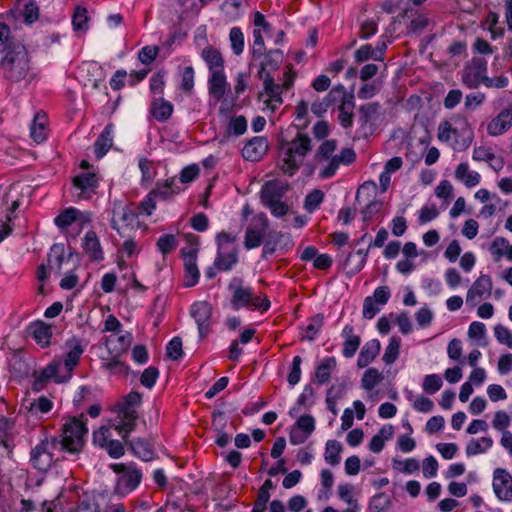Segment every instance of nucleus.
I'll list each match as a JSON object with an SVG mask.
<instances>
[{
    "label": "nucleus",
    "instance_id": "nucleus-58",
    "mask_svg": "<svg viewBox=\"0 0 512 512\" xmlns=\"http://www.w3.org/2000/svg\"><path fill=\"white\" fill-rule=\"evenodd\" d=\"M324 193L319 189H314L305 198L304 207L307 211L313 212L323 202Z\"/></svg>",
    "mask_w": 512,
    "mask_h": 512
},
{
    "label": "nucleus",
    "instance_id": "nucleus-43",
    "mask_svg": "<svg viewBox=\"0 0 512 512\" xmlns=\"http://www.w3.org/2000/svg\"><path fill=\"white\" fill-rule=\"evenodd\" d=\"M342 444L337 440H328L325 446L324 459L331 466H337L340 461Z\"/></svg>",
    "mask_w": 512,
    "mask_h": 512
},
{
    "label": "nucleus",
    "instance_id": "nucleus-59",
    "mask_svg": "<svg viewBox=\"0 0 512 512\" xmlns=\"http://www.w3.org/2000/svg\"><path fill=\"white\" fill-rule=\"evenodd\" d=\"M443 385L442 379L437 374H430L425 376L423 380V390L428 394H434L441 389Z\"/></svg>",
    "mask_w": 512,
    "mask_h": 512
},
{
    "label": "nucleus",
    "instance_id": "nucleus-52",
    "mask_svg": "<svg viewBox=\"0 0 512 512\" xmlns=\"http://www.w3.org/2000/svg\"><path fill=\"white\" fill-rule=\"evenodd\" d=\"M232 51L235 55L242 54L244 50V34L239 27H233L229 33Z\"/></svg>",
    "mask_w": 512,
    "mask_h": 512
},
{
    "label": "nucleus",
    "instance_id": "nucleus-38",
    "mask_svg": "<svg viewBox=\"0 0 512 512\" xmlns=\"http://www.w3.org/2000/svg\"><path fill=\"white\" fill-rule=\"evenodd\" d=\"M173 112V105L164 98H157L152 102L151 114L159 122L167 121Z\"/></svg>",
    "mask_w": 512,
    "mask_h": 512
},
{
    "label": "nucleus",
    "instance_id": "nucleus-47",
    "mask_svg": "<svg viewBox=\"0 0 512 512\" xmlns=\"http://www.w3.org/2000/svg\"><path fill=\"white\" fill-rule=\"evenodd\" d=\"M107 362L104 363V367L114 374L128 375L130 367L120 360L121 355L109 354Z\"/></svg>",
    "mask_w": 512,
    "mask_h": 512
},
{
    "label": "nucleus",
    "instance_id": "nucleus-10",
    "mask_svg": "<svg viewBox=\"0 0 512 512\" xmlns=\"http://www.w3.org/2000/svg\"><path fill=\"white\" fill-rule=\"evenodd\" d=\"M487 71V61L482 57H473L465 64L461 72V81L467 88L476 89L485 84L488 78Z\"/></svg>",
    "mask_w": 512,
    "mask_h": 512
},
{
    "label": "nucleus",
    "instance_id": "nucleus-24",
    "mask_svg": "<svg viewBox=\"0 0 512 512\" xmlns=\"http://www.w3.org/2000/svg\"><path fill=\"white\" fill-rule=\"evenodd\" d=\"M180 192L181 188L176 184L175 178H169L164 181H157L155 188L151 190V196L167 201Z\"/></svg>",
    "mask_w": 512,
    "mask_h": 512
},
{
    "label": "nucleus",
    "instance_id": "nucleus-5",
    "mask_svg": "<svg viewBox=\"0 0 512 512\" xmlns=\"http://www.w3.org/2000/svg\"><path fill=\"white\" fill-rule=\"evenodd\" d=\"M284 156L281 159V170L290 176L294 175L306 155L312 150L311 139L308 135L298 132L296 137L286 143Z\"/></svg>",
    "mask_w": 512,
    "mask_h": 512
},
{
    "label": "nucleus",
    "instance_id": "nucleus-49",
    "mask_svg": "<svg viewBox=\"0 0 512 512\" xmlns=\"http://www.w3.org/2000/svg\"><path fill=\"white\" fill-rule=\"evenodd\" d=\"M382 380L381 373L375 368L367 369L361 379V386L365 390H372Z\"/></svg>",
    "mask_w": 512,
    "mask_h": 512
},
{
    "label": "nucleus",
    "instance_id": "nucleus-56",
    "mask_svg": "<svg viewBox=\"0 0 512 512\" xmlns=\"http://www.w3.org/2000/svg\"><path fill=\"white\" fill-rule=\"evenodd\" d=\"M324 324V316L322 314H316L310 319L309 324L306 327V338L309 341H313L317 336L318 332Z\"/></svg>",
    "mask_w": 512,
    "mask_h": 512
},
{
    "label": "nucleus",
    "instance_id": "nucleus-57",
    "mask_svg": "<svg viewBox=\"0 0 512 512\" xmlns=\"http://www.w3.org/2000/svg\"><path fill=\"white\" fill-rule=\"evenodd\" d=\"M52 408H53V402L45 396H40L39 398H37L30 404L29 411L32 414H37V413L45 414V413H48L49 411H51Z\"/></svg>",
    "mask_w": 512,
    "mask_h": 512
},
{
    "label": "nucleus",
    "instance_id": "nucleus-30",
    "mask_svg": "<svg viewBox=\"0 0 512 512\" xmlns=\"http://www.w3.org/2000/svg\"><path fill=\"white\" fill-rule=\"evenodd\" d=\"M380 348L381 345L377 339H372L366 342L359 353L357 366L359 368L367 367L377 357L380 352Z\"/></svg>",
    "mask_w": 512,
    "mask_h": 512
},
{
    "label": "nucleus",
    "instance_id": "nucleus-11",
    "mask_svg": "<svg viewBox=\"0 0 512 512\" xmlns=\"http://www.w3.org/2000/svg\"><path fill=\"white\" fill-rule=\"evenodd\" d=\"M269 221L264 213L257 215L253 222L246 228L244 237V247L247 250L257 248L263 242Z\"/></svg>",
    "mask_w": 512,
    "mask_h": 512
},
{
    "label": "nucleus",
    "instance_id": "nucleus-12",
    "mask_svg": "<svg viewBox=\"0 0 512 512\" xmlns=\"http://www.w3.org/2000/svg\"><path fill=\"white\" fill-rule=\"evenodd\" d=\"M92 214L90 212H82L76 208L70 207L62 211L54 220L56 226L61 230L77 225V230L72 234V237H76L84 224L91 221Z\"/></svg>",
    "mask_w": 512,
    "mask_h": 512
},
{
    "label": "nucleus",
    "instance_id": "nucleus-32",
    "mask_svg": "<svg viewBox=\"0 0 512 512\" xmlns=\"http://www.w3.org/2000/svg\"><path fill=\"white\" fill-rule=\"evenodd\" d=\"M354 106H355L354 95H353V93H350L349 95H347V97H345L344 100H342V103L338 107V110H339L338 120H339L340 125L344 129L351 128L353 125Z\"/></svg>",
    "mask_w": 512,
    "mask_h": 512
},
{
    "label": "nucleus",
    "instance_id": "nucleus-41",
    "mask_svg": "<svg viewBox=\"0 0 512 512\" xmlns=\"http://www.w3.org/2000/svg\"><path fill=\"white\" fill-rule=\"evenodd\" d=\"M393 505L391 496L379 492L372 496L368 503L369 512H388Z\"/></svg>",
    "mask_w": 512,
    "mask_h": 512
},
{
    "label": "nucleus",
    "instance_id": "nucleus-2",
    "mask_svg": "<svg viewBox=\"0 0 512 512\" xmlns=\"http://www.w3.org/2000/svg\"><path fill=\"white\" fill-rule=\"evenodd\" d=\"M0 74L10 83H31L36 72L31 65L30 57L23 44H13L0 61Z\"/></svg>",
    "mask_w": 512,
    "mask_h": 512
},
{
    "label": "nucleus",
    "instance_id": "nucleus-55",
    "mask_svg": "<svg viewBox=\"0 0 512 512\" xmlns=\"http://www.w3.org/2000/svg\"><path fill=\"white\" fill-rule=\"evenodd\" d=\"M393 468L400 470L405 474H412L419 470L420 465L419 462L414 458H409L403 461L393 459Z\"/></svg>",
    "mask_w": 512,
    "mask_h": 512
},
{
    "label": "nucleus",
    "instance_id": "nucleus-33",
    "mask_svg": "<svg viewBox=\"0 0 512 512\" xmlns=\"http://www.w3.org/2000/svg\"><path fill=\"white\" fill-rule=\"evenodd\" d=\"M208 83L210 94L217 101H220L224 97L228 86L224 70L211 73Z\"/></svg>",
    "mask_w": 512,
    "mask_h": 512
},
{
    "label": "nucleus",
    "instance_id": "nucleus-36",
    "mask_svg": "<svg viewBox=\"0 0 512 512\" xmlns=\"http://www.w3.org/2000/svg\"><path fill=\"white\" fill-rule=\"evenodd\" d=\"M247 126V119L243 115L231 116L224 132V138L229 140L231 137L242 136L247 131Z\"/></svg>",
    "mask_w": 512,
    "mask_h": 512
},
{
    "label": "nucleus",
    "instance_id": "nucleus-40",
    "mask_svg": "<svg viewBox=\"0 0 512 512\" xmlns=\"http://www.w3.org/2000/svg\"><path fill=\"white\" fill-rule=\"evenodd\" d=\"M65 260V247L64 244L56 243L50 248L48 254V266L57 274H61L62 264Z\"/></svg>",
    "mask_w": 512,
    "mask_h": 512
},
{
    "label": "nucleus",
    "instance_id": "nucleus-39",
    "mask_svg": "<svg viewBox=\"0 0 512 512\" xmlns=\"http://www.w3.org/2000/svg\"><path fill=\"white\" fill-rule=\"evenodd\" d=\"M201 55L211 73L224 70V60L217 49L206 47L202 50Z\"/></svg>",
    "mask_w": 512,
    "mask_h": 512
},
{
    "label": "nucleus",
    "instance_id": "nucleus-44",
    "mask_svg": "<svg viewBox=\"0 0 512 512\" xmlns=\"http://www.w3.org/2000/svg\"><path fill=\"white\" fill-rule=\"evenodd\" d=\"M44 114L37 113L30 127V135L36 143H42L46 139Z\"/></svg>",
    "mask_w": 512,
    "mask_h": 512
},
{
    "label": "nucleus",
    "instance_id": "nucleus-25",
    "mask_svg": "<svg viewBox=\"0 0 512 512\" xmlns=\"http://www.w3.org/2000/svg\"><path fill=\"white\" fill-rule=\"evenodd\" d=\"M341 336L345 339L342 354L345 358H352L361 344V338L354 334V327L349 324L343 328Z\"/></svg>",
    "mask_w": 512,
    "mask_h": 512
},
{
    "label": "nucleus",
    "instance_id": "nucleus-63",
    "mask_svg": "<svg viewBox=\"0 0 512 512\" xmlns=\"http://www.w3.org/2000/svg\"><path fill=\"white\" fill-rule=\"evenodd\" d=\"M167 356L172 360H179L183 356L182 340L180 337L172 338L166 347Z\"/></svg>",
    "mask_w": 512,
    "mask_h": 512
},
{
    "label": "nucleus",
    "instance_id": "nucleus-60",
    "mask_svg": "<svg viewBox=\"0 0 512 512\" xmlns=\"http://www.w3.org/2000/svg\"><path fill=\"white\" fill-rule=\"evenodd\" d=\"M158 377H159L158 368H156L154 366H149L142 372L141 377H140V383L144 387H146L148 389H152L154 387V385L156 384Z\"/></svg>",
    "mask_w": 512,
    "mask_h": 512
},
{
    "label": "nucleus",
    "instance_id": "nucleus-8",
    "mask_svg": "<svg viewBox=\"0 0 512 512\" xmlns=\"http://www.w3.org/2000/svg\"><path fill=\"white\" fill-rule=\"evenodd\" d=\"M382 115V106L378 102H370L364 105H361L358 108V118L357 122L359 124V128L356 131L355 138L357 139H367L377 129L378 121Z\"/></svg>",
    "mask_w": 512,
    "mask_h": 512
},
{
    "label": "nucleus",
    "instance_id": "nucleus-6",
    "mask_svg": "<svg viewBox=\"0 0 512 512\" xmlns=\"http://www.w3.org/2000/svg\"><path fill=\"white\" fill-rule=\"evenodd\" d=\"M110 468L117 474L114 493L120 497L127 496L141 483L142 472L133 462L113 463Z\"/></svg>",
    "mask_w": 512,
    "mask_h": 512
},
{
    "label": "nucleus",
    "instance_id": "nucleus-64",
    "mask_svg": "<svg viewBox=\"0 0 512 512\" xmlns=\"http://www.w3.org/2000/svg\"><path fill=\"white\" fill-rule=\"evenodd\" d=\"M494 335L499 343L504 344L508 348L512 349V334L507 327L503 326L502 324H497L494 327Z\"/></svg>",
    "mask_w": 512,
    "mask_h": 512
},
{
    "label": "nucleus",
    "instance_id": "nucleus-21",
    "mask_svg": "<svg viewBox=\"0 0 512 512\" xmlns=\"http://www.w3.org/2000/svg\"><path fill=\"white\" fill-rule=\"evenodd\" d=\"M120 434L134 456L143 461H151L154 458L153 446L147 440L143 438H134L129 440L128 436H124V432H121Z\"/></svg>",
    "mask_w": 512,
    "mask_h": 512
},
{
    "label": "nucleus",
    "instance_id": "nucleus-62",
    "mask_svg": "<svg viewBox=\"0 0 512 512\" xmlns=\"http://www.w3.org/2000/svg\"><path fill=\"white\" fill-rule=\"evenodd\" d=\"M281 232H270L262 249V258H267L276 251V246L281 238Z\"/></svg>",
    "mask_w": 512,
    "mask_h": 512
},
{
    "label": "nucleus",
    "instance_id": "nucleus-7",
    "mask_svg": "<svg viewBox=\"0 0 512 512\" xmlns=\"http://www.w3.org/2000/svg\"><path fill=\"white\" fill-rule=\"evenodd\" d=\"M142 402V395L137 391H131L117 403L118 418L120 423L115 426L119 433L124 432L127 437L136 427L138 413L136 407Z\"/></svg>",
    "mask_w": 512,
    "mask_h": 512
},
{
    "label": "nucleus",
    "instance_id": "nucleus-45",
    "mask_svg": "<svg viewBox=\"0 0 512 512\" xmlns=\"http://www.w3.org/2000/svg\"><path fill=\"white\" fill-rule=\"evenodd\" d=\"M493 445V440L490 437H481L480 439H472L466 446V455L474 456L486 452Z\"/></svg>",
    "mask_w": 512,
    "mask_h": 512
},
{
    "label": "nucleus",
    "instance_id": "nucleus-61",
    "mask_svg": "<svg viewBox=\"0 0 512 512\" xmlns=\"http://www.w3.org/2000/svg\"><path fill=\"white\" fill-rule=\"evenodd\" d=\"M458 136V131L449 121H443L438 127V139L442 142H448Z\"/></svg>",
    "mask_w": 512,
    "mask_h": 512
},
{
    "label": "nucleus",
    "instance_id": "nucleus-13",
    "mask_svg": "<svg viewBox=\"0 0 512 512\" xmlns=\"http://www.w3.org/2000/svg\"><path fill=\"white\" fill-rule=\"evenodd\" d=\"M212 311L211 304L206 301L195 302L190 308V315L197 324L200 339L207 337L211 332Z\"/></svg>",
    "mask_w": 512,
    "mask_h": 512
},
{
    "label": "nucleus",
    "instance_id": "nucleus-31",
    "mask_svg": "<svg viewBox=\"0 0 512 512\" xmlns=\"http://www.w3.org/2000/svg\"><path fill=\"white\" fill-rule=\"evenodd\" d=\"M238 262L237 248H229L227 250H217L214 265L219 271H230Z\"/></svg>",
    "mask_w": 512,
    "mask_h": 512
},
{
    "label": "nucleus",
    "instance_id": "nucleus-9",
    "mask_svg": "<svg viewBox=\"0 0 512 512\" xmlns=\"http://www.w3.org/2000/svg\"><path fill=\"white\" fill-rule=\"evenodd\" d=\"M60 451V446L53 437H45L30 452L32 466L42 472L47 471L54 462V452Z\"/></svg>",
    "mask_w": 512,
    "mask_h": 512
},
{
    "label": "nucleus",
    "instance_id": "nucleus-28",
    "mask_svg": "<svg viewBox=\"0 0 512 512\" xmlns=\"http://www.w3.org/2000/svg\"><path fill=\"white\" fill-rule=\"evenodd\" d=\"M492 289V280L488 275H481L473 283L467 292V303H474L475 298L481 299L484 294L490 295Z\"/></svg>",
    "mask_w": 512,
    "mask_h": 512
},
{
    "label": "nucleus",
    "instance_id": "nucleus-20",
    "mask_svg": "<svg viewBox=\"0 0 512 512\" xmlns=\"http://www.w3.org/2000/svg\"><path fill=\"white\" fill-rule=\"evenodd\" d=\"M512 127V108L503 109L487 124V133L490 136H500Z\"/></svg>",
    "mask_w": 512,
    "mask_h": 512
},
{
    "label": "nucleus",
    "instance_id": "nucleus-37",
    "mask_svg": "<svg viewBox=\"0 0 512 512\" xmlns=\"http://www.w3.org/2000/svg\"><path fill=\"white\" fill-rule=\"evenodd\" d=\"M455 178L464 183L467 187H474L479 184L481 176L478 172L471 171L467 163H460L455 170Z\"/></svg>",
    "mask_w": 512,
    "mask_h": 512
},
{
    "label": "nucleus",
    "instance_id": "nucleus-46",
    "mask_svg": "<svg viewBox=\"0 0 512 512\" xmlns=\"http://www.w3.org/2000/svg\"><path fill=\"white\" fill-rule=\"evenodd\" d=\"M62 366L61 360H53L45 369H43L36 381L37 383H44L49 379L55 378L56 382H62L64 381L63 378H58L59 370Z\"/></svg>",
    "mask_w": 512,
    "mask_h": 512
},
{
    "label": "nucleus",
    "instance_id": "nucleus-16",
    "mask_svg": "<svg viewBox=\"0 0 512 512\" xmlns=\"http://www.w3.org/2000/svg\"><path fill=\"white\" fill-rule=\"evenodd\" d=\"M73 185L79 190L77 198L79 200H87L96 192L98 178L95 173L83 172L73 178Z\"/></svg>",
    "mask_w": 512,
    "mask_h": 512
},
{
    "label": "nucleus",
    "instance_id": "nucleus-14",
    "mask_svg": "<svg viewBox=\"0 0 512 512\" xmlns=\"http://www.w3.org/2000/svg\"><path fill=\"white\" fill-rule=\"evenodd\" d=\"M493 491L500 501L512 502V475L504 468L493 471Z\"/></svg>",
    "mask_w": 512,
    "mask_h": 512
},
{
    "label": "nucleus",
    "instance_id": "nucleus-34",
    "mask_svg": "<svg viewBox=\"0 0 512 512\" xmlns=\"http://www.w3.org/2000/svg\"><path fill=\"white\" fill-rule=\"evenodd\" d=\"M337 361L335 357L324 358L316 367L315 370V382L319 385L326 384L329 382L331 373L335 370Z\"/></svg>",
    "mask_w": 512,
    "mask_h": 512
},
{
    "label": "nucleus",
    "instance_id": "nucleus-15",
    "mask_svg": "<svg viewBox=\"0 0 512 512\" xmlns=\"http://www.w3.org/2000/svg\"><path fill=\"white\" fill-rule=\"evenodd\" d=\"M349 94L350 93L345 90V87L339 84L333 87L322 100H315L311 105V111L317 117H321L327 112L330 106L337 102L341 104L342 100Z\"/></svg>",
    "mask_w": 512,
    "mask_h": 512
},
{
    "label": "nucleus",
    "instance_id": "nucleus-48",
    "mask_svg": "<svg viewBox=\"0 0 512 512\" xmlns=\"http://www.w3.org/2000/svg\"><path fill=\"white\" fill-rule=\"evenodd\" d=\"M177 245V238L173 234H164L160 236L156 242V246L163 256L168 255L174 251Z\"/></svg>",
    "mask_w": 512,
    "mask_h": 512
},
{
    "label": "nucleus",
    "instance_id": "nucleus-1",
    "mask_svg": "<svg viewBox=\"0 0 512 512\" xmlns=\"http://www.w3.org/2000/svg\"><path fill=\"white\" fill-rule=\"evenodd\" d=\"M283 60V53L279 49L270 50L265 54L261 67L259 70V77L264 82V93L268 99L264 104L268 109L274 112L283 102L281 94L283 90H288L293 85L294 76L290 75L289 71L285 72V81L283 84H276L274 78L271 76L269 70H275Z\"/></svg>",
    "mask_w": 512,
    "mask_h": 512
},
{
    "label": "nucleus",
    "instance_id": "nucleus-53",
    "mask_svg": "<svg viewBox=\"0 0 512 512\" xmlns=\"http://www.w3.org/2000/svg\"><path fill=\"white\" fill-rule=\"evenodd\" d=\"M399 349H400V339L397 337H392L389 341V344L387 345L384 355H383V361L390 365L394 363L399 355Z\"/></svg>",
    "mask_w": 512,
    "mask_h": 512
},
{
    "label": "nucleus",
    "instance_id": "nucleus-17",
    "mask_svg": "<svg viewBox=\"0 0 512 512\" xmlns=\"http://www.w3.org/2000/svg\"><path fill=\"white\" fill-rule=\"evenodd\" d=\"M268 150V141L266 137L255 136L248 140L242 148V157L247 161H259Z\"/></svg>",
    "mask_w": 512,
    "mask_h": 512
},
{
    "label": "nucleus",
    "instance_id": "nucleus-50",
    "mask_svg": "<svg viewBox=\"0 0 512 512\" xmlns=\"http://www.w3.org/2000/svg\"><path fill=\"white\" fill-rule=\"evenodd\" d=\"M337 147V141L334 139L324 141L317 149L315 153V159L319 162L327 161L335 152Z\"/></svg>",
    "mask_w": 512,
    "mask_h": 512
},
{
    "label": "nucleus",
    "instance_id": "nucleus-29",
    "mask_svg": "<svg viewBox=\"0 0 512 512\" xmlns=\"http://www.w3.org/2000/svg\"><path fill=\"white\" fill-rule=\"evenodd\" d=\"M27 331L36 343L42 347H46L50 344V339L52 337V329L50 325L42 321L34 322L29 325Z\"/></svg>",
    "mask_w": 512,
    "mask_h": 512
},
{
    "label": "nucleus",
    "instance_id": "nucleus-27",
    "mask_svg": "<svg viewBox=\"0 0 512 512\" xmlns=\"http://www.w3.org/2000/svg\"><path fill=\"white\" fill-rule=\"evenodd\" d=\"M114 125L109 123L94 143V152L97 159H101L113 145Z\"/></svg>",
    "mask_w": 512,
    "mask_h": 512
},
{
    "label": "nucleus",
    "instance_id": "nucleus-26",
    "mask_svg": "<svg viewBox=\"0 0 512 512\" xmlns=\"http://www.w3.org/2000/svg\"><path fill=\"white\" fill-rule=\"evenodd\" d=\"M82 247L89 255L90 260L101 261L104 259V253L99 238L93 230H90L85 234Z\"/></svg>",
    "mask_w": 512,
    "mask_h": 512
},
{
    "label": "nucleus",
    "instance_id": "nucleus-23",
    "mask_svg": "<svg viewBox=\"0 0 512 512\" xmlns=\"http://www.w3.org/2000/svg\"><path fill=\"white\" fill-rule=\"evenodd\" d=\"M227 419L223 412L214 411L212 413V427L216 432L215 444L219 447H225L231 440V435L224 431Z\"/></svg>",
    "mask_w": 512,
    "mask_h": 512
},
{
    "label": "nucleus",
    "instance_id": "nucleus-22",
    "mask_svg": "<svg viewBox=\"0 0 512 512\" xmlns=\"http://www.w3.org/2000/svg\"><path fill=\"white\" fill-rule=\"evenodd\" d=\"M66 346L69 349L64 357V367L67 371L66 379H69L71 377L72 371L79 363L80 357L84 352V348L77 339L68 341Z\"/></svg>",
    "mask_w": 512,
    "mask_h": 512
},
{
    "label": "nucleus",
    "instance_id": "nucleus-4",
    "mask_svg": "<svg viewBox=\"0 0 512 512\" xmlns=\"http://www.w3.org/2000/svg\"><path fill=\"white\" fill-rule=\"evenodd\" d=\"M228 290L231 293L230 304L234 310L247 308L251 310L267 311L270 308V301L267 297L261 299L256 295L251 287L244 286L241 277H233L229 284Z\"/></svg>",
    "mask_w": 512,
    "mask_h": 512
},
{
    "label": "nucleus",
    "instance_id": "nucleus-42",
    "mask_svg": "<svg viewBox=\"0 0 512 512\" xmlns=\"http://www.w3.org/2000/svg\"><path fill=\"white\" fill-rule=\"evenodd\" d=\"M314 404V389L311 385H305L302 393L299 395L296 406L289 410V415L294 418L299 413V407L309 408Z\"/></svg>",
    "mask_w": 512,
    "mask_h": 512
},
{
    "label": "nucleus",
    "instance_id": "nucleus-18",
    "mask_svg": "<svg viewBox=\"0 0 512 512\" xmlns=\"http://www.w3.org/2000/svg\"><path fill=\"white\" fill-rule=\"evenodd\" d=\"M288 189V184L276 180L266 182L260 191L262 204L266 206L281 201Z\"/></svg>",
    "mask_w": 512,
    "mask_h": 512
},
{
    "label": "nucleus",
    "instance_id": "nucleus-54",
    "mask_svg": "<svg viewBox=\"0 0 512 512\" xmlns=\"http://www.w3.org/2000/svg\"><path fill=\"white\" fill-rule=\"evenodd\" d=\"M13 44H21L19 41H14L11 37L10 27L3 22H0V49L3 52H7L10 46Z\"/></svg>",
    "mask_w": 512,
    "mask_h": 512
},
{
    "label": "nucleus",
    "instance_id": "nucleus-35",
    "mask_svg": "<svg viewBox=\"0 0 512 512\" xmlns=\"http://www.w3.org/2000/svg\"><path fill=\"white\" fill-rule=\"evenodd\" d=\"M132 342L131 333L127 332L118 337L110 336L106 339V347L109 354L122 355L127 351Z\"/></svg>",
    "mask_w": 512,
    "mask_h": 512
},
{
    "label": "nucleus",
    "instance_id": "nucleus-3",
    "mask_svg": "<svg viewBox=\"0 0 512 512\" xmlns=\"http://www.w3.org/2000/svg\"><path fill=\"white\" fill-rule=\"evenodd\" d=\"M87 433L86 418L81 415L69 417L62 426L61 434L52 437L58 442L61 452L78 454L84 446Z\"/></svg>",
    "mask_w": 512,
    "mask_h": 512
},
{
    "label": "nucleus",
    "instance_id": "nucleus-19",
    "mask_svg": "<svg viewBox=\"0 0 512 512\" xmlns=\"http://www.w3.org/2000/svg\"><path fill=\"white\" fill-rule=\"evenodd\" d=\"M184 269H185V287L195 286L200 277V272L197 267V249H189L188 251L182 250Z\"/></svg>",
    "mask_w": 512,
    "mask_h": 512
},
{
    "label": "nucleus",
    "instance_id": "nucleus-51",
    "mask_svg": "<svg viewBox=\"0 0 512 512\" xmlns=\"http://www.w3.org/2000/svg\"><path fill=\"white\" fill-rule=\"evenodd\" d=\"M87 9L77 6L72 16V25L76 31H86L88 29V15Z\"/></svg>",
    "mask_w": 512,
    "mask_h": 512
}]
</instances>
